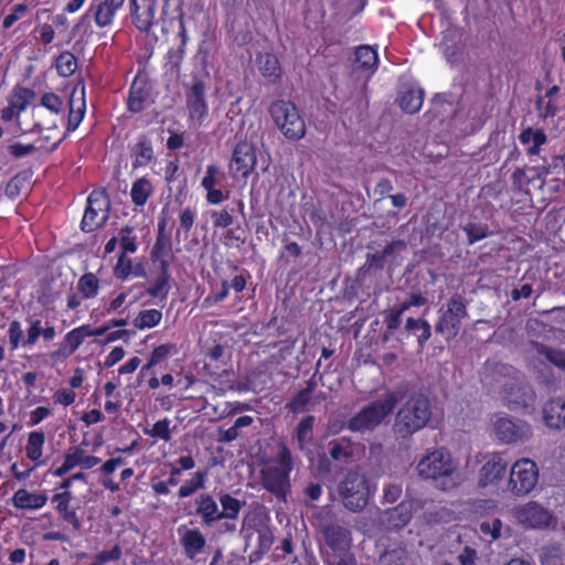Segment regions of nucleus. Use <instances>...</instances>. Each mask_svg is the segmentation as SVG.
I'll return each instance as SVG.
<instances>
[{
	"instance_id": "nucleus-51",
	"label": "nucleus",
	"mask_w": 565,
	"mask_h": 565,
	"mask_svg": "<svg viewBox=\"0 0 565 565\" xmlns=\"http://www.w3.org/2000/svg\"><path fill=\"white\" fill-rule=\"evenodd\" d=\"M532 171L533 175L526 178L525 170L523 168H516L511 175L513 188L522 191L529 183H537V188L542 189L545 184L544 178L540 172H537V170L533 169Z\"/></svg>"
},
{
	"instance_id": "nucleus-57",
	"label": "nucleus",
	"mask_w": 565,
	"mask_h": 565,
	"mask_svg": "<svg viewBox=\"0 0 565 565\" xmlns=\"http://www.w3.org/2000/svg\"><path fill=\"white\" fill-rule=\"evenodd\" d=\"M170 424L171 420L169 418L157 420L152 425L151 429L145 430V434L150 437L169 443L172 439Z\"/></svg>"
},
{
	"instance_id": "nucleus-62",
	"label": "nucleus",
	"mask_w": 565,
	"mask_h": 565,
	"mask_svg": "<svg viewBox=\"0 0 565 565\" xmlns=\"http://www.w3.org/2000/svg\"><path fill=\"white\" fill-rule=\"evenodd\" d=\"M132 273V262L127 255H118L114 267V276L120 281H126Z\"/></svg>"
},
{
	"instance_id": "nucleus-9",
	"label": "nucleus",
	"mask_w": 565,
	"mask_h": 565,
	"mask_svg": "<svg viewBox=\"0 0 565 565\" xmlns=\"http://www.w3.org/2000/svg\"><path fill=\"white\" fill-rule=\"evenodd\" d=\"M110 199L106 189H94L86 201V209L81 222L84 233H92L102 227L109 217Z\"/></svg>"
},
{
	"instance_id": "nucleus-14",
	"label": "nucleus",
	"mask_w": 565,
	"mask_h": 565,
	"mask_svg": "<svg viewBox=\"0 0 565 565\" xmlns=\"http://www.w3.org/2000/svg\"><path fill=\"white\" fill-rule=\"evenodd\" d=\"M218 502L221 510L218 509V534H233L236 532V520L238 519L242 508L245 505V501L233 497L230 493H221L218 495Z\"/></svg>"
},
{
	"instance_id": "nucleus-19",
	"label": "nucleus",
	"mask_w": 565,
	"mask_h": 565,
	"mask_svg": "<svg viewBox=\"0 0 565 565\" xmlns=\"http://www.w3.org/2000/svg\"><path fill=\"white\" fill-rule=\"evenodd\" d=\"M494 433L502 443L511 444L527 439L532 431L525 422L500 417L494 423Z\"/></svg>"
},
{
	"instance_id": "nucleus-63",
	"label": "nucleus",
	"mask_w": 565,
	"mask_h": 565,
	"mask_svg": "<svg viewBox=\"0 0 565 565\" xmlns=\"http://www.w3.org/2000/svg\"><path fill=\"white\" fill-rule=\"evenodd\" d=\"M233 207L226 206L221 211H213L211 216L213 221V226L216 228H225L233 224Z\"/></svg>"
},
{
	"instance_id": "nucleus-43",
	"label": "nucleus",
	"mask_w": 565,
	"mask_h": 565,
	"mask_svg": "<svg viewBox=\"0 0 565 565\" xmlns=\"http://www.w3.org/2000/svg\"><path fill=\"white\" fill-rule=\"evenodd\" d=\"M355 62L359 68L363 71L375 72L379 66V55L375 49L371 45H360L355 49Z\"/></svg>"
},
{
	"instance_id": "nucleus-37",
	"label": "nucleus",
	"mask_w": 565,
	"mask_h": 565,
	"mask_svg": "<svg viewBox=\"0 0 565 565\" xmlns=\"http://www.w3.org/2000/svg\"><path fill=\"white\" fill-rule=\"evenodd\" d=\"M328 447L332 460L348 462L354 456L356 444L348 437H341L330 440Z\"/></svg>"
},
{
	"instance_id": "nucleus-38",
	"label": "nucleus",
	"mask_w": 565,
	"mask_h": 565,
	"mask_svg": "<svg viewBox=\"0 0 565 565\" xmlns=\"http://www.w3.org/2000/svg\"><path fill=\"white\" fill-rule=\"evenodd\" d=\"M386 513L390 527L395 530L403 529L412 520V503L404 500L393 509H388Z\"/></svg>"
},
{
	"instance_id": "nucleus-53",
	"label": "nucleus",
	"mask_w": 565,
	"mask_h": 565,
	"mask_svg": "<svg viewBox=\"0 0 565 565\" xmlns=\"http://www.w3.org/2000/svg\"><path fill=\"white\" fill-rule=\"evenodd\" d=\"M55 68L60 76L68 77L73 75L77 68V60L70 51L61 52L55 61Z\"/></svg>"
},
{
	"instance_id": "nucleus-45",
	"label": "nucleus",
	"mask_w": 565,
	"mask_h": 565,
	"mask_svg": "<svg viewBox=\"0 0 565 565\" xmlns=\"http://www.w3.org/2000/svg\"><path fill=\"white\" fill-rule=\"evenodd\" d=\"M40 107L45 108L55 116L63 115L66 108L64 99L53 92L43 93L39 104L32 105L33 111Z\"/></svg>"
},
{
	"instance_id": "nucleus-4",
	"label": "nucleus",
	"mask_w": 565,
	"mask_h": 565,
	"mask_svg": "<svg viewBox=\"0 0 565 565\" xmlns=\"http://www.w3.org/2000/svg\"><path fill=\"white\" fill-rule=\"evenodd\" d=\"M430 418V399L425 394L416 393L398 409L394 428L396 434L405 438L426 427Z\"/></svg>"
},
{
	"instance_id": "nucleus-10",
	"label": "nucleus",
	"mask_w": 565,
	"mask_h": 565,
	"mask_svg": "<svg viewBox=\"0 0 565 565\" xmlns=\"http://www.w3.org/2000/svg\"><path fill=\"white\" fill-rule=\"evenodd\" d=\"M468 317V309L463 298L459 294L452 295L448 302L445 312L441 313L435 324V331L446 337V339H455L460 329L462 319Z\"/></svg>"
},
{
	"instance_id": "nucleus-21",
	"label": "nucleus",
	"mask_w": 565,
	"mask_h": 565,
	"mask_svg": "<svg viewBox=\"0 0 565 565\" xmlns=\"http://www.w3.org/2000/svg\"><path fill=\"white\" fill-rule=\"evenodd\" d=\"M225 180V174L216 164H209L206 167L205 175L201 180V186L206 191V201L210 204L216 205L227 199L222 190L215 189Z\"/></svg>"
},
{
	"instance_id": "nucleus-64",
	"label": "nucleus",
	"mask_w": 565,
	"mask_h": 565,
	"mask_svg": "<svg viewBox=\"0 0 565 565\" xmlns=\"http://www.w3.org/2000/svg\"><path fill=\"white\" fill-rule=\"evenodd\" d=\"M383 565H408L409 558L404 550H392L381 556Z\"/></svg>"
},
{
	"instance_id": "nucleus-40",
	"label": "nucleus",
	"mask_w": 565,
	"mask_h": 565,
	"mask_svg": "<svg viewBox=\"0 0 565 565\" xmlns=\"http://www.w3.org/2000/svg\"><path fill=\"white\" fill-rule=\"evenodd\" d=\"M425 93L422 88H407L399 95L398 105L407 114H416L424 103Z\"/></svg>"
},
{
	"instance_id": "nucleus-49",
	"label": "nucleus",
	"mask_w": 565,
	"mask_h": 565,
	"mask_svg": "<svg viewBox=\"0 0 565 565\" xmlns=\"http://www.w3.org/2000/svg\"><path fill=\"white\" fill-rule=\"evenodd\" d=\"M405 329L407 331L419 332L417 334V343L419 349H423L431 337L430 323L425 319H415L409 317L406 320Z\"/></svg>"
},
{
	"instance_id": "nucleus-18",
	"label": "nucleus",
	"mask_w": 565,
	"mask_h": 565,
	"mask_svg": "<svg viewBox=\"0 0 565 565\" xmlns=\"http://www.w3.org/2000/svg\"><path fill=\"white\" fill-rule=\"evenodd\" d=\"M167 218L161 217L158 222V231L154 244L150 250V260L154 267H161L162 264L171 265L172 239L171 234L167 232Z\"/></svg>"
},
{
	"instance_id": "nucleus-58",
	"label": "nucleus",
	"mask_w": 565,
	"mask_h": 565,
	"mask_svg": "<svg viewBox=\"0 0 565 565\" xmlns=\"http://www.w3.org/2000/svg\"><path fill=\"white\" fill-rule=\"evenodd\" d=\"M116 469L117 468L111 459L106 460L99 468L100 473L104 476L102 479V486L113 493L119 491L120 489L119 483L110 478Z\"/></svg>"
},
{
	"instance_id": "nucleus-33",
	"label": "nucleus",
	"mask_w": 565,
	"mask_h": 565,
	"mask_svg": "<svg viewBox=\"0 0 565 565\" xmlns=\"http://www.w3.org/2000/svg\"><path fill=\"white\" fill-rule=\"evenodd\" d=\"M461 34L458 30H447L443 33L440 41V51L447 62L451 65L457 64L462 56L460 47Z\"/></svg>"
},
{
	"instance_id": "nucleus-7",
	"label": "nucleus",
	"mask_w": 565,
	"mask_h": 565,
	"mask_svg": "<svg viewBox=\"0 0 565 565\" xmlns=\"http://www.w3.org/2000/svg\"><path fill=\"white\" fill-rule=\"evenodd\" d=\"M398 403L396 393H387L382 398L371 402L353 415L347 424L353 433H365L375 429L393 413Z\"/></svg>"
},
{
	"instance_id": "nucleus-25",
	"label": "nucleus",
	"mask_w": 565,
	"mask_h": 565,
	"mask_svg": "<svg viewBox=\"0 0 565 565\" xmlns=\"http://www.w3.org/2000/svg\"><path fill=\"white\" fill-rule=\"evenodd\" d=\"M503 399L511 411L526 409L534 404V392L520 384H511L504 388Z\"/></svg>"
},
{
	"instance_id": "nucleus-30",
	"label": "nucleus",
	"mask_w": 565,
	"mask_h": 565,
	"mask_svg": "<svg viewBox=\"0 0 565 565\" xmlns=\"http://www.w3.org/2000/svg\"><path fill=\"white\" fill-rule=\"evenodd\" d=\"M45 440V434L42 430H32L26 436L25 456L33 462L35 468L46 463V460L43 458Z\"/></svg>"
},
{
	"instance_id": "nucleus-48",
	"label": "nucleus",
	"mask_w": 565,
	"mask_h": 565,
	"mask_svg": "<svg viewBox=\"0 0 565 565\" xmlns=\"http://www.w3.org/2000/svg\"><path fill=\"white\" fill-rule=\"evenodd\" d=\"M320 36L322 40L320 52L324 57H329L332 54L333 46L343 45L341 34L333 26H323L320 31Z\"/></svg>"
},
{
	"instance_id": "nucleus-41",
	"label": "nucleus",
	"mask_w": 565,
	"mask_h": 565,
	"mask_svg": "<svg viewBox=\"0 0 565 565\" xmlns=\"http://www.w3.org/2000/svg\"><path fill=\"white\" fill-rule=\"evenodd\" d=\"M177 352L173 343H163L156 347L148 359V362L141 367L140 376H146L154 366L164 362L172 353Z\"/></svg>"
},
{
	"instance_id": "nucleus-8",
	"label": "nucleus",
	"mask_w": 565,
	"mask_h": 565,
	"mask_svg": "<svg viewBox=\"0 0 565 565\" xmlns=\"http://www.w3.org/2000/svg\"><path fill=\"white\" fill-rule=\"evenodd\" d=\"M268 113L286 139L298 141L305 137V119L294 102L277 99L269 105Z\"/></svg>"
},
{
	"instance_id": "nucleus-29",
	"label": "nucleus",
	"mask_w": 565,
	"mask_h": 565,
	"mask_svg": "<svg viewBox=\"0 0 565 565\" xmlns=\"http://www.w3.org/2000/svg\"><path fill=\"white\" fill-rule=\"evenodd\" d=\"M256 65L262 76L269 84H278L281 81L282 70L278 57L269 52L258 53Z\"/></svg>"
},
{
	"instance_id": "nucleus-47",
	"label": "nucleus",
	"mask_w": 565,
	"mask_h": 565,
	"mask_svg": "<svg viewBox=\"0 0 565 565\" xmlns=\"http://www.w3.org/2000/svg\"><path fill=\"white\" fill-rule=\"evenodd\" d=\"M162 320V312L158 309L140 310L132 320V326L137 330L152 329Z\"/></svg>"
},
{
	"instance_id": "nucleus-56",
	"label": "nucleus",
	"mask_w": 565,
	"mask_h": 565,
	"mask_svg": "<svg viewBox=\"0 0 565 565\" xmlns=\"http://www.w3.org/2000/svg\"><path fill=\"white\" fill-rule=\"evenodd\" d=\"M82 448L75 447L72 452H67L64 456L63 463L55 469L53 475L55 477H63L68 473L76 466L81 467Z\"/></svg>"
},
{
	"instance_id": "nucleus-42",
	"label": "nucleus",
	"mask_w": 565,
	"mask_h": 565,
	"mask_svg": "<svg viewBox=\"0 0 565 565\" xmlns=\"http://www.w3.org/2000/svg\"><path fill=\"white\" fill-rule=\"evenodd\" d=\"M153 193V186L149 179L141 177L137 179L130 190L131 202L139 207H142L148 202Z\"/></svg>"
},
{
	"instance_id": "nucleus-13",
	"label": "nucleus",
	"mask_w": 565,
	"mask_h": 565,
	"mask_svg": "<svg viewBox=\"0 0 565 565\" xmlns=\"http://www.w3.org/2000/svg\"><path fill=\"white\" fill-rule=\"evenodd\" d=\"M256 163L257 156L254 145L246 139L236 142L230 164L234 175L248 178L254 172Z\"/></svg>"
},
{
	"instance_id": "nucleus-46",
	"label": "nucleus",
	"mask_w": 565,
	"mask_h": 565,
	"mask_svg": "<svg viewBox=\"0 0 565 565\" xmlns=\"http://www.w3.org/2000/svg\"><path fill=\"white\" fill-rule=\"evenodd\" d=\"M206 479V470H199L194 472L191 479L185 480L184 483L179 488L178 497L181 499L189 498L196 493L199 490L204 489Z\"/></svg>"
},
{
	"instance_id": "nucleus-39",
	"label": "nucleus",
	"mask_w": 565,
	"mask_h": 565,
	"mask_svg": "<svg viewBox=\"0 0 565 565\" xmlns=\"http://www.w3.org/2000/svg\"><path fill=\"white\" fill-rule=\"evenodd\" d=\"M519 140L522 145L532 142V146L526 151L527 156L532 157L540 154L541 147L546 142L547 136L541 128L533 129L527 127L520 132Z\"/></svg>"
},
{
	"instance_id": "nucleus-34",
	"label": "nucleus",
	"mask_w": 565,
	"mask_h": 565,
	"mask_svg": "<svg viewBox=\"0 0 565 565\" xmlns=\"http://www.w3.org/2000/svg\"><path fill=\"white\" fill-rule=\"evenodd\" d=\"M158 273L152 281L149 282V286L146 288V294L152 298H158L160 300H166L169 291L171 289L170 286V267L167 264H162L161 267H156Z\"/></svg>"
},
{
	"instance_id": "nucleus-36",
	"label": "nucleus",
	"mask_w": 565,
	"mask_h": 565,
	"mask_svg": "<svg viewBox=\"0 0 565 565\" xmlns=\"http://www.w3.org/2000/svg\"><path fill=\"white\" fill-rule=\"evenodd\" d=\"M35 98V92L32 88L15 85L8 97V106L21 116Z\"/></svg>"
},
{
	"instance_id": "nucleus-61",
	"label": "nucleus",
	"mask_w": 565,
	"mask_h": 565,
	"mask_svg": "<svg viewBox=\"0 0 565 565\" xmlns=\"http://www.w3.org/2000/svg\"><path fill=\"white\" fill-rule=\"evenodd\" d=\"M8 338L11 351H15L20 347L23 348L25 337H23L22 327L18 320H13L9 323Z\"/></svg>"
},
{
	"instance_id": "nucleus-23",
	"label": "nucleus",
	"mask_w": 565,
	"mask_h": 565,
	"mask_svg": "<svg viewBox=\"0 0 565 565\" xmlns=\"http://www.w3.org/2000/svg\"><path fill=\"white\" fill-rule=\"evenodd\" d=\"M177 38L180 41L179 45L177 47H170L168 50L167 54L164 55L163 60H164V67L170 73L179 74L181 71L182 63L185 57L186 44L189 41L186 26H185V23H184V20L182 17L180 18L179 31L177 33Z\"/></svg>"
},
{
	"instance_id": "nucleus-24",
	"label": "nucleus",
	"mask_w": 565,
	"mask_h": 565,
	"mask_svg": "<svg viewBox=\"0 0 565 565\" xmlns=\"http://www.w3.org/2000/svg\"><path fill=\"white\" fill-rule=\"evenodd\" d=\"M320 532L326 544L334 552L347 550L350 546L351 532L338 522L330 521L323 523L320 527Z\"/></svg>"
},
{
	"instance_id": "nucleus-52",
	"label": "nucleus",
	"mask_w": 565,
	"mask_h": 565,
	"mask_svg": "<svg viewBox=\"0 0 565 565\" xmlns=\"http://www.w3.org/2000/svg\"><path fill=\"white\" fill-rule=\"evenodd\" d=\"M531 345L537 355L544 356L552 364L565 369V353L563 351L550 348L537 341H532Z\"/></svg>"
},
{
	"instance_id": "nucleus-55",
	"label": "nucleus",
	"mask_w": 565,
	"mask_h": 565,
	"mask_svg": "<svg viewBox=\"0 0 565 565\" xmlns=\"http://www.w3.org/2000/svg\"><path fill=\"white\" fill-rule=\"evenodd\" d=\"M312 394L301 388L297 392L289 402L286 404V408L289 413L299 414L309 411L308 405L310 404Z\"/></svg>"
},
{
	"instance_id": "nucleus-16",
	"label": "nucleus",
	"mask_w": 565,
	"mask_h": 565,
	"mask_svg": "<svg viewBox=\"0 0 565 565\" xmlns=\"http://www.w3.org/2000/svg\"><path fill=\"white\" fill-rule=\"evenodd\" d=\"M515 516L520 523L531 529L548 527L553 521V514L535 501L516 508Z\"/></svg>"
},
{
	"instance_id": "nucleus-2",
	"label": "nucleus",
	"mask_w": 565,
	"mask_h": 565,
	"mask_svg": "<svg viewBox=\"0 0 565 565\" xmlns=\"http://www.w3.org/2000/svg\"><path fill=\"white\" fill-rule=\"evenodd\" d=\"M294 461L290 449L281 444L279 450L259 471L262 487L279 503H287L291 493L290 475Z\"/></svg>"
},
{
	"instance_id": "nucleus-6",
	"label": "nucleus",
	"mask_w": 565,
	"mask_h": 565,
	"mask_svg": "<svg viewBox=\"0 0 565 565\" xmlns=\"http://www.w3.org/2000/svg\"><path fill=\"white\" fill-rule=\"evenodd\" d=\"M375 490L370 478L359 470H349L338 484L343 507L353 513L361 512L367 507Z\"/></svg>"
},
{
	"instance_id": "nucleus-54",
	"label": "nucleus",
	"mask_w": 565,
	"mask_h": 565,
	"mask_svg": "<svg viewBox=\"0 0 565 565\" xmlns=\"http://www.w3.org/2000/svg\"><path fill=\"white\" fill-rule=\"evenodd\" d=\"M120 255L134 254L138 249L137 236L134 234V227L126 225L120 230L119 237Z\"/></svg>"
},
{
	"instance_id": "nucleus-12",
	"label": "nucleus",
	"mask_w": 565,
	"mask_h": 565,
	"mask_svg": "<svg viewBox=\"0 0 565 565\" xmlns=\"http://www.w3.org/2000/svg\"><path fill=\"white\" fill-rule=\"evenodd\" d=\"M132 25L141 33H149L158 24V0H128Z\"/></svg>"
},
{
	"instance_id": "nucleus-28",
	"label": "nucleus",
	"mask_w": 565,
	"mask_h": 565,
	"mask_svg": "<svg viewBox=\"0 0 565 565\" xmlns=\"http://www.w3.org/2000/svg\"><path fill=\"white\" fill-rule=\"evenodd\" d=\"M508 462L499 454H493L480 469L479 486L487 487L501 480L507 472Z\"/></svg>"
},
{
	"instance_id": "nucleus-31",
	"label": "nucleus",
	"mask_w": 565,
	"mask_h": 565,
	"mask_svg": "<svg viewBox=\"0 0 565 565\" xmlns=\"http://www.w3.org/2000/svg\"><path fill=\"white\" fill-rule=\"evenodd\" d=\"M86 329L82 324L68 331L60 342L57 350L52 356L68 358L73 355L86 340Z\"/></svg>"
},
{
	"instance_id": "nucleus-44",
	"label": "nucleus",
	"mask_w": 565,
	"mask_h": 565,
	"mask_svg": "<svg viewBox=\"0 0 565 565\" xmlns=\"http://www.w3.org/2000/svg\"><path fill=\"white\" fill-rule=\"evenodd\" d=\"M76 288L84 300L94 299L99 294L100 280L94 273H85L78 278Z\"/></svg>"
},
{
	"instance_id": "nucleus-20",
	"label": "nucleus",
	"mask_w": 565,
	"mask_h": 565,
	"mask_svg": "<svg viewBox=\"0 0 565 565\" xmlns=\"http://www.w3.org/2000/svg\"><path fill=\"white\" fill-rule=\"evenodd\" d=\"M178 532L180 535V545L189 559H195L200 554L204 553L206 539L199 527H186L182 525L178 529Z\"/></svg>"
},
{
	"instance_id": "nucleus-3",
	"label": "nucleus",
	"mask_w": 565,
	"mask_h": 565,
	"mask_svg": "<svg viewBox=\"0 0 565 565\" xmlns=\"http://www.w3.org/2000/svg\"><path fill=\"white\" fill-rule=\"evenodd\" d=\"M75 93L76 89L73 90L71 98L68 100V114L66 117V130L65 132L58 137L56 140H54L50 146L40 145L36 146L35 143H21V142H14L8 146L7 151L8 153L14 158L20 159L23 157H26L36 150H43L45 152H53L55 151L58 146L62 143V141L70 135L71 132H74L81 122L83 121L86 113V100H85V89L83 88L81 92V97L75 100Z\"/></svg>"
},
{
	"instance_id": "nucleus-1",
	"label": "nucleus",
	"mask_w": 565,
	"mask_h": 565,
	"mask_svg": "<svg viewBox=\"0 0 565 565\" xmlns=\"http://www.w3.org/2000/svg\"><path fill=\"white\" fill-rule=\"evenodd\" d=\"M417 471L420 478L430 480L441 491H451L461 483L458 465L445 448L435 449L423 457Z\"/></svg>"
},
{
	"instance_id": "nucleus-50",
	"label": "nucleus",
	"mask_w": 565,
	"mask_h": 565,
	"mask_svg": "<svg viewBox=\"0 0 565 565\" xmlns=\"http://www.w3.org/2000/svg\"><path fill=\"white\" fill-rule=\"evenodd\" d=\"M315 417L308 415L303 417L295 429L294 438L297 440L299 449H303L313 439Z\"/></svg>"
},
{
	"instance_id": "nucleus-15",
	"label": "nucleus",
	"mask_w": 565,
	"mask_h": 565,
	"mask_svg": "<svg viewBox=\"0 0 565 565\" xmlns=\"http://www.w3.org/2000/svg\"><path fill=\"white\" fill-rule=\"evenodd\" d=\"M205 82L198 76L192 78L191 85L185 92V105L189 116L193 120L202 121L209 113V106L205 98Z\"/></svg>"
},
{
	"instance_id": "nucleus-60",
	"label": "nucleus",
	"mask_w": 565,
	"mask_h": 565,
	"mask_svg": "<svg viewBox=\"0 0 565 565\" xmlns=\"http://www.w3.org/2000/svg\"><path fill=\"white\" fill-rule=\"evenodd\" d=\"M385 260L386 257L382 250L373 254H367L365 263L358 270V275H364L365 273L370 271L373 268L382 270L385 266Z\"/></svg>"
},
{
	"instance_id": "nucleus-5",
	"label": "nucleus",
	"mask_w": 565,
	"mask_h": 565,
	"mask_svg": "<svg viewBox=\"0 0 565 565\" xmlns=\"http://www.w3.org/2000/svg\"><path fill=\"white\" fill-rule=\"evenodd\" d=\"M125 1L92 0L87 10L74 23L72 28L73 36H79L82 40L90 38L94 33L92 21L99 29L110 26Z\"/></svg>"
},
{
	"instance_id": "nucleus-35",
	"label": "nucleus",
	"mask_w": 565,
	"mask_h": 565,
	"mask_svg": "<svg viewBox=\"0 0 565 565\" xmlns=\"http://www.w3.org/2000/svg\"><path fill=\"white\" fill-rule=\"evenodd\" d=\"M47 502L43 493L29 492L25 489L17 490L12 495V504L20 510H39Z\"/></svg>"
},
{
	"instance_id": "nucleus-11",
	"label": "nucleus",
	"mask_w": 565,
	"mask_h": 565,
	"mask_svg": "<svg viewBox=\"0 0 565 565\" xmlns=\"http://www.w3.org/2000/svg\"><path fill=\"white\" fill-rule=\"evenodd\" d=\"M539 468L535 461L529 458L516 460L510 471L509 486L515 495H525L536 486Z\"/></svg>"
},
{
	"instance_id": "nucleus-32",
	"label": "nucleus",
	"mask_w": 565,
	"mask_h": 565,
	"mask_svg": "<svg viewBox=\"0 0 565 565\" xmlns=\"http://www.w3.org/2000/svg\"><path fill=\"white\" fill-rule=\"evenodd\" d=\"M543 420L553 429L565 428V399L552 398L543 406Z\"/></svg>"
},
{
	"instance_id": "nucleus-22",
	"label": "nucleus",
	"mask_w": 565,
	"mask_h": 565,
	"mask_svg": "<svg viewBox=\"0 0 565 565\" xmlns=\"http://www.w3.org/2000/svg\"><path fill=\"white\" fill-rule=\"evenodd\" d=\"M151 96V85L148 81L135 77L126 100L127 110L132 114L143 111Z\"/></svg>"
},
{
	"instance_id": "nucleus-26",
	"label": "nucleus",
	"mask_w": 565,
	"mask_h": 565,
	"mask_svg": "<svg viewBox=\"0 0 565 565\" xmlns=\"http://www.w3.org/2000/svg\"><path fill=\"white\" fill-rule=\"evenodd\" d=\"M195 511L194 515L201 519V522L206 527H212L218 523V504L214 497L210 493H201L194 499Z\"/></svg>"
},
{
	"instance_id": "nucleus-27",
	"label": "nucleus",
	"mask_w": 565,
	"mask_h": 565,
	"mask_svg": "<svg viewBox=\"0 0 565 565\" xmlns=\"http://www.w3.org/2000/svg\"><path fill=\"white\" fill-rule=\"evenodd\" d=\"M131 167L134 170L148 167L154 160V151L151 139L141 134L130 147Z\"/></svg>"
},
{
	"instance_id": "nucleus-17",
	"label": "nucleus",
	"mask_w": 565,
	"mask_h": 565,
	"mask_svg": "<svg viewBox=\"0 0 565 565\" xmlns=\"http://www.w3.org/2000/svg\"><path fill=\"white\" fill-rule=\"evenodd\" d=\"M74 495L71 491H62L52 495L51 503L60 519L68 524L74 532L82 530V520L78 515V507L73 504Z\"/></svg>"
},
{
	"instance_id": "nucleus-59",
	"label": "nucleus",
	"mask_w": 565,
	"mask_h": 565,
	"mask_svg": "<svg viewBox=\"0 0 565 565\" xmlns=\"http://www.w3.org/2000/svg\"><path fill=\"white\" fill-rule=\"evenodd\" d=\"M463 231L467 234L469 245L484 239L491 234L487 225L471 222L463 226Z\"/></svg>"
}]
</instances>
